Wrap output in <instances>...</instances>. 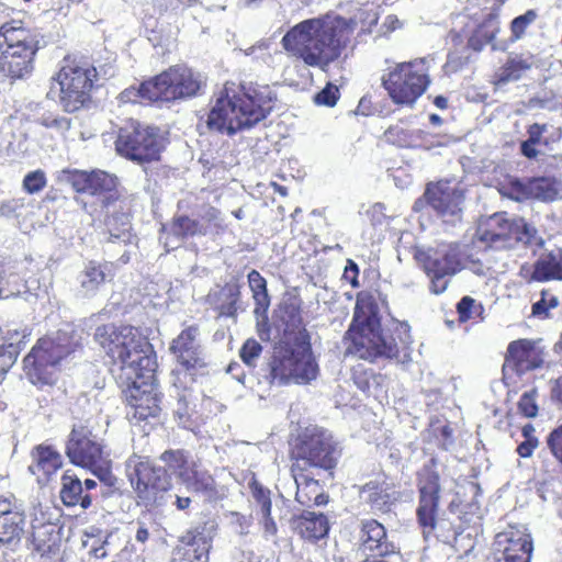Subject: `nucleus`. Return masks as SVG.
<instances>
[{
  "mask_svg": "<svg viewBox=\"0 0 562 562\" xmlns=\"http://www.w3.org/2000/svg\"><path fill=\"white\" fill-rule=\"evenodd\" d=\"M94 340L112 360V372L127 384V415L135 420L157 417L160 413V395L153 378L157 359L153 346L133 326H99Z\"/></svg>",
  "mask_w": 562,
  "mask_h": 562,
  "instance_id": "nucleus-1",
  "label": "nucleus"
},
{
  "mask_svg": "<svg viewBox=\"0 0 562 562\" xmlns=\"http://www.w3.org/2000/svg\"><path fill=\"white\" fill-rule=\"evenodd\" d=\"M353 25L338 15L305 20L286 32L282 45L307 66L326 71L346 48Z\"/></svg>",
  "mask_w": 562,
  "mask_h": 562,
  "instance_id": "nucleus-2",
  "label": "nucleus"
},
{
  "mask_svg": "<svg viewBox=\"0 0 562 562\" xmlns=\"http://www.w3.org/2000/svg\"><path fill=\"white\" fill-rule=\"evenodd\" d=\"M273 100L269 86L226 83L209 113L207 126L228 135L250 128L267 117Z\"/></svg>",
  "mask_w": 562,
  "mask_h": 562,
  "instance_id": "nucleus-3",
  "label": "nucleus"
},
{
  "mask_svg": "<svg viewBox=\"0 0 562 562\" xmlns=\"http://www.w3.org/2000/svg\"><path fill=\"white\" fill-rule=\"evenodd\" d=\"M40 34L25 27L21 21L4 22L0 26V81L23 80L34 70V58L40 49Z\"/></svg>",
  "mask_w": 562,
  "mask_h": 562,
  "instance_id": "nucleus-4",
  "label": "nucleus"
},
{
  "mask_svg": "<svg viewBox=\"0 0 562 562\" xmlns=\"http://www.w3.org/2000/svg\"><path fill=\"white\" fill-rule=\"evenodd\" d=\"M346 339L350 341L347 351L360 359L374 361L397 357V345L391 335L381 329L376 306L370 302H357Z\"/></svg>",
  "mask_w": 562,
  "mask_h": 562,
  "instance_id": "nucleus-5",
  "label": "nucleus"
},
{
  "mask_svg": "<svg viewBox=\"0 0 562 562\" xmlns=\"http://www.w3.org/2000/svg\"><path fill=\"white\" fill-rule=\"evenodd\" d=\"M78 345V335L70 326L40 339L23 361L29 380L33 384H53L61 361L74 352Z\"/></svg>",
  "mask_w": 562,
  "mask_h": 562,
  "instance_id": "nucleus-6",
  "label": "nucleus"
},
{
  "mask_svg": "<svg viewBox=\"0 0 562 562\" xmlns=\"http://www.w3.org/2000/svg\"><path fill=\"white\" fill-rule=\"evenodd\" d=\"M95 78V67L65 58L58 72L53 77L48 97H57L66 112H75L89 100Z\"/></svg>",
  "mask_w": 562,
  "mask_h": 562,
  "instance_id": "nucleus-7",
  "label": "nucleus"
},
{
  "mask_svg": "<svg viewBox=\"0 0 562 562\" xmlns=\"http://www.w3.org/2000/svg\"><path fill=\"white\" fill-rule=\"evenodd\" d=\"M428 71L426 58L400 63L382 77V85L394 103L413 106L430 83Z\"/></svg>",
  "mask_w": 562,
  "mask_h": 562,
  "instance_id": "nucleus-8",
  "label": "nucleus"
},
{
  "mask_svg": "<svg viewBox=\"0 0 562 562\" xmlns=\"http://www.w3.org/2000/svg\"><path fill=\"white\" fill-rule=\"evenodd\" d=\"M317 375L318 364L308 344L276 351L270 363L269 378L272 384H307Z\"/></svg>",
  "mask_w": 562,
  "mask_h": 562,
  "instance_id": "nucleus-9",
  "label": "nucleus"
},
{
  "mask_svg": "<svg viewBox=\"0 0 562 562\" xmlns=\"http://www.w3.org/2000/svg\"><path fill=\"white\" fill-rule=\"evenodd\" d=\"M480 239L495 249L512 248L517 243L542 247L544 240L538 231L522 218L509 220L506 213L490 216L479 228Z\"/></svg>",
  "mask_w": 562,
  "mask_h": 562,
  "instance_id": "nucleus-10",
  "label": "nucleus"
},
{
  "mask_svg": "<svg viewBox=\"0 0 562 562\" xmlns=\"http://www.w3.org/2000/svg\"><path fill=\"white\" fill-rule=\"evenodd\" d=\"M126 471L133 488L146 507L164 505V493L171 487L168 467H156L147 458L132 456L126 462Z\"/></svg>",
  "mask_w": 562,
  "mask_h": 562,
  "instance_id": "nucleus-11",
  "label": "nucleus"
},
{
  "mask_svg": "<svg viewBox=\"0 0 562 562\" xmlns=\"http://www.w3.org/2000/svg\"><path fill=\"white\" fill-rule=\"evenodd\" d=\"M71 463L89 470L100 481L111 476V459L91 431L83 426L74 427L66 446Z\"/></svg>",
  "mask_w": 562,
  "mask_h": 562,
  "instance_id": "nucleus-12",
  "label": "nucleus"
},
{
  "mask_svg": "<svg viewBox=\"0 0 562 562\" xmlns=\"http://www.w3.org/2000/svg\"><path fill=\"white\" fill-rule=\"evenodd\" d=\"M199 336V327L189 326L170 345V351L178 363L172 371V385L178 391L189 390L194 382V371L204 367L203 349Z\"/></svg>",
  "mask_w": 562,
  "mask_h": 562,
  "instance_id": "nucleus-13",
  "label": "nucleus"
},
{
  "mask_svg": "<svg viewBox=\"0 0 562 562\" xmlns=\"http://www.w3.org/2000/svg\"><path fill=\"white\" fill-rule=\"evenodd\" d=\"M339 451L333 436L324 429H306L300 443L293 450V471H306L308 467L333 469Z\"/></svg>",
  "mask_w": 562,
  "mask_h": 562,
  "instance_id": "nucleus-14",
  "label": "nucleus"
},
{
  "mask_svg": "<svg viewBox=\"0 0 562 562\" xmlns=\"http://www.w3.org/2000/svg\"><path fill=\"white\" fill-rule=\"evenodd\" d=\"M115 148L121 156L144 164L159 158L162 142L156 127L131 121L120 128Z\"/></svg>",
  "mask_w": 562,
  "mask_h": 562,
  "instance_id": "nucleus-15",
  "label": "nucleus"
},
{
  "mask_svg": "<svg viewBox=\"0 0 562 562\" xmlns=\"http://www.w3.org/2000/svg\"><path fill=\"white\" fill-rule=\"evenodd\" d=\"M430 279V290L435 294L446 291L449 278L462 269V252L457 244L441 245L417 256Z\"/></svg>",
  "mask_w": 562,
  "mask_h": 562,
  "instance_id": "nucleus-16",
  "label": "nucleus"
},
{
  "mask_svg": "<svg viewBox=\"0 0 562 562\" xmlns=\"http://www.w3.org/2000/svg\"><path fill=\"white\" fill-rule=\"evenodd\" d=\"M160 460L188 492L200 493L206 498H213L216 495L212 475L207 471L196 469L194 463H190L182 450H167L160 456Z\"/></svg>",
  "mask_w": 562,
  "mask_h": 562,
  "instance_id": "nucleus-17",
  "label": "nucleus"
},
{
  "mask_svg": "<svg viewBox=\"0 0 562 562\" xmlns=\"http://www.w3.org/2000/svg\"><path fill=\"white\" fill-rule=\"evenodd\" d=\"M428 204L446 221L460 218L464 201L463 191L451 181L442 180L429 183L425 191Z\"/></svg>",
  "mask_w": 562,
  "mask_h": 562,
  "instance_id": "nucleus-18",
  "label": "nucleus"
},
{
  "mask_svg": "<svg viewBox=\"0 0 562 562\" xmlns=\"http://www.w3.org/2000/svg\"><path fill=\"white\" fill-rule=\"evenodd\" d=\"M419 505L417 517L424 530L435 528L438 509L440 483L439 475L431 467L426 465L419 473Z\"/></svg>",
  "mask_w": 562,
  "mask_h": 562,
  "instance_id": "nucleus-19",
  "label": "nucleus"
},
{
  "mask_svg": "<svg viewBox=\"0 0 562 562\" xmlns=\"http://www.w3.org/2000/svg\"><path fill=\"white\" fill-rule=\"evenodd\" d=\"M359 498L373 513H386L400 498V492L394 481L382 474L360 486Z\"/></svg>",
  "mask_w": 562,
  "mask_h": 562,
  "instance_id": "nucleus-20",
  "label": "nucleus"
},
{
  "mask_svg": "<svg viewBox=\"0 0 562 562\" xmlns=\"http://www.w3.org/2000/svg\"><path fill=\"white\" fill-rule=\"evenodd\" d=\"M64 178L71 187L81 193L91 195L111 192L117 184V178L114 175L103 170H92L90 172L83 170H64Z\"/></svg>",
  "mask_w": 562,
  "mask_h": 562,
  "instance_id": "nucleus-21",
  "label": "nucleus"
},
{
  "mask_svg": "<svg viewBox=\"0 0 562 562\" xmlns=\"http://www.w3.org/2000/svg\"><path fill=\"white\" fill-rule=\"evenodd\" d=\"M360 548L378 557H386L396 552V547L387 539L386 530L375 519H363L360 524Z\"/></svg>",
  "mask_w": 562,
  "mask_h": 562,
  "instance_id": "nucleus-22",
  "label": "nucleus"
},
{
  "mask_svg": "<svg viewBox=\"0 0 562 562\" xmlns=\"http://www.w3.org/2000/svg\"><path fill=\"white\" fill-rule=\"evenodd\" d=\"M541 363L542 359L531 341L522 339L509 344L505 366L514 368L517 373L536 369Z\"/></svg>",
  "mask_w": 562,
  "mask_h": 562,
  "instance_id": "nucleus-23",
  "label": "nucleus"
},
{
  "mask_svg": "<svg viewBox=\"0 0 562 562\" xmlns=\"http://www.w3.org/2000/svg\"><path fill=\"white\" fill-rule=\"evenodd\" d=\"M161 231L160 239L168 251L178 248L184 237L205 234V227L188 216L176 217L170 226H162Z\"/></svg>",
  "mask_w": 562,
  "mask_h": 562,
  "instance_id": "nucleus-24",
  "label": "nucleus"
},
{
  "mask_svg": "<svg viewBox=\"0 0 562 562\" xmlns=\"http://www.w3.org/2000/svg\"><path fill=\"white\" fill-rule=\"evenodd\" d=\"M496 553H507L524 555L532 552V541L524 527H510L508 530L499 532L495 539Z\"/></svg>",
  "mask_w": 562,
  "mask_h": 562,
  "instance_id": "nucleus-25",
  "label": "nucleus"
},
{
  "mask_svg": "<svg viewBox=\"0 0 562 562\" xmlns=\"http://www.w3.org/2000/svg\"><path fill=\"white\" fill-rule=\"evenodd\" d=\"M30 335L27 327L7 329L0 338V371L7 372L12 367Z\"/></svg>",
  "mask_w": 562,
  "mask_h": 562,
  "instance_id": "nucleus-26",
  "label": "nucleus"
},
{
  "mask_svg": "<svg viewBox=\"0 0 562 562\" xmlns=\"http://www.w3.org/2000/svg\"><path fill=\"white\" fill-rule=\"evenodd\" d=\"M305 471H293L292 475L296 484L295 499L303 506L324 505L328 497L323 493V488L318 481L310 477Z\"/></svg>",
  "mask_w": 562,
  "mask_h": 562,
  "instance_id": "nucleus-27",
  "label": "nucleus"
},
{
  "mask_svg": "<svg viewBox=\"0 0 562 562\" xmlns=\"http://www.w3.org/2000/svg\"><path fill=\"white\" fill-rule=\"evenodd\" d=\"M293 528L303 539L314 542L327 536L329 524L324 514L305 512L293 520Z\"/></svg>",
  "mask_w": 562,
  "mask_h": 562,
  "instance_id": "nucleus-28",
  "label": "nucleus"
},
{
  "mask_svg": "<svg viewBox=\"0 0 562 562\" xmlns=\"http://www.w3.org/2000/svg\"><path fill=\"white\" fill-rule=\"evenodd\" d=\"M60 483L61 488L59 494L65 506L71 507L80 505L86 509L91 505L92 499L88 493L83 492L81 480L70 470H67L63 474Z\"/></svg>",
  "mask_w": 562,
  "mask_h": 562,
  "instance_id": "nucleus-29",
  "label": "nucleus"
},
{
  "mask_svg": "<svg viewBox=\"0 0 562 562\" xmlns=\"http://www.w3.org/2000/svg\"><path fill=\"white\" fill-rule=\"evenodd\" d=\"M146 91L150 93L151 100L155 102H171L184 99L182 92H179L178 85L169 70H165L150 80H147Z\"/></svg>",
  "mask_w": 562,
  "mask_h": 562,
  "instance_id": "nucleus-30",
  "label": "nucleus"
},
{
  "mask_svg": "<svg viewBox=\"0 0 562 562\" xmlns=\"http://www.w3.org/2000/svg\"><path fill=\"white\" fill-rule=\"evenodd\" d=\"M168 70L169 75L176 80L179 92H182L184 99L198 95L205 86L204 77L187 66L177 65Z\"/></svg>",
  "mask_w": 562,
  "mask_h": 562,
  "instance_id": "nucleus-31",
  "label": "nucleus"
},
{
  "mask_svg": "<svg viewBox=\"0 0 562 562\" xmlns=\"http://www.w3.org/2000/svg\"><path fill=\"white\" fill-rule=\"evenodd\" d=\"M32 458L33 463L29 467V470L35 475L42 473L48 477L63 464L61 456L50 446H37L32 452Z\"/></svg>",
  "mask_w": 562,
  "mask_h": 562,
  "instance_id": "nucleus-32",
  "label": "nucleus"
},
{
  "mask_svg": "<svg viewBox=\"0 0 562 562\" xmlns=\"http://www.w3.org/2000/svg\"><path fill=\"white\" fill-rule=\"evenodd\" d=\"M106 267L95 261H90L78 276L79 293L83 296H92L106 281Z\"/></svg>",
  "mask_w": 562,
  "mask_h": 562,
  "instance_id": "nucleus-33",
  "label": "nucleus"
},
{
  "mask_svg": "<svg viewBox=\"0 0 562 562\" xmlns=\"http://www.w3.org/2000/svg\"><path fill=\"white\" fill-rule=\"evenodd\" d=\"M550 279L562 280V249L549 252L541 257L536 263L532 272V280L548 281Z\"/></svg>",
  "mask_w": 562,
  "mask_h": 562,
  "instance_id": "nucleus-34",
  "label": "nucleus"
},
{
  "mask_svg": "<svg viewBox=\"0 0 562 562\" xmlns=\"http://www.w3.org/2000/svg\"><path fill=\"white\" fill-rule=\"evenodd\" d=\"M252 497L258 506V512L261 515L260 524L262 525L265 536H274L278 532V527L271 516L272 503L270 491L255 484L252 487Z\"/></svg>",
  "mask_w": 562,
  "mask_h": 562,
  "instance_id": "nucleus-35",
  "label": "nucleus"
},
{
  "mask_svg": "<svg viewBox=\"0 0 562 562\" xmlns=\"http://www.w3.org/2000/svg\"><path fill=\"white\" fill-rule=\"evenodd\" d=\"M499 31V21L496 13H490L469 38V46L474 50H481L485 45L492 43Z\"/></svg>",
  "mask_w": 562,
  "mask_h": 562,
  "instance_id": "nucleus-36",
  "label": "nucleus"
},
{
  "mask_svg": "<svg viewBox=\"0 0 562 562\" xmlns=\"http://www.w3.org/2000/svg\"><path fill=\"white\" fill-rule=\"evenodd\" d=\"M25 517L22 510L9 514L0 520V543L12 544L21 540Z\"/></svg>",
  "mask_w": 562,
  "mask_h": 562,
  "instance_id": "nucleus-37",
  "label": "nucleus"
},
{
  "mask_svg": "<svg viewBox=\"0 0 562 562\" xmlns=\"http://www.w3.org/2000/svg\"><path fill=\"white\" fill-rule=\"evenodd\" d=\"M525 191L529 198L553 201L559 193V183L549 177L533 178L525 186Z\"/></svg>",
  "mask_w": 562,
  "mask_h": 562,
  "instance_id": "nucleus-38",
  "label": "nucleus"
},
{
  "mask_svg": "<svg viewBox=\"0 0 562 562\" xmlns=\"http://www.w3.org/2000/svg\"><path fill=\"white\" fill-rule=\"evenodd\" d=\"M248 283L256 303L254 312L259 316L268 310L270 304L269 295L267 293V282L258 271L251 270L248 274Z\"/></svg>",
  "mask_w": 562,
  "mask_h": 562,
  "instance_id": "nucleus-39",
  "label": "nucleus"
},
{
  "mask_svg": "<svg viewBox=\"0 0 562 562\" xmlns=\"http://www.w3.org/2000/svg\"><path fill=\"white\" fill-rule=\"evenodd\" d=\"M215 535V526L213 522H204L198 525L191 530L187 531L181 537V542L186 546H205L211 547L212 539Z\"/></svg>",
  "mask_w": 562,
  "mask_h": 562,
  "instance_id": "nucleus-40",
  "label": "nucleus"
},
{
  "mask_svg": "<svg viewBox=\"0 0 562 562\" xmlns=\"http://www.w3.org/2000/svg\"><path fill=\"white\" fill-rule=\"evenodd\" d=\"M538 13L536 10H528L524 14L516 16L510 23V30L513 34V40H520L526 30L537 20Z\"/></svg>",
  "mask_w": 562,
  "mask_h": 562,
  "instance_id": "nucleus-41",
  "label": "nucleus"
},
{
  "mask_svg": "<svg viewBox=\"0 0 562 562\" xmlns=\"http://www.w3.org/2000/svg\"><path fill=\"white\" fill-rule=\"evenodd\" d=\"M262 352L261 345L256 339H247L243 345L239 356L243 362L249 368H255L256 362Z\"/></svg>",
  "mask_w": 562,
  "mask_h": 562,
  "instance_id": "nucleus-42",
  "label": "nucleus"
},
{
  "mask_svg": "<svg viewBox=\"0 0 562 562\" xmlns=\"http://www.w3.org/2000/svg\"><path fill=\"white\" fill-rule=\"evenodd\" d=\"M147 81L143 82L138 88L130 87L122 91L119 100L122 103H137L143 101L155 102L151 100L150 93L146 91Z\"/></svg>",
  "mask_w": 562,
  "mask_h": 562,
  "instance_id": "nucleus-43",
  "label": "nucleus"
},
{
  "mask_svg": "<svg viewBox=\"0 0 562 562\" xmlns=\"http://www.w3.org/2000/svg\"><path fill=\"white\" fill-rule=\"evenodd\" d=\"M47 183L46 175L43 170L37 169L25 175L23 179V189L34 194L42 191Z\"/></svg>",
  "mask_w": 562,
  "mask_h": 562,
  "instance_id": "nucleus-44",
  "label": "nucleus"
},
{
  "mask_svg": "<svg viewBox=\"0 0 562 562\" xmlns=\"http://www.w3.org/2000/svg\"><path fill=\"white\" fill-rule=\"evenodd\" d=\"M339 89L336 85L328 82L318 93L314 97V102L317 105L334 106L339 99Z\"/></svg>",
  "mask_w": 562,
  "mask_h": 562,
  "instance_id": "nucleus-45",
  "label": "nucleus"
},
{
  "mask_svg": "<svg viewBox=\"0 0 562 562\" xmlns=\"http://www.w3.org/2000/svg\"><path fill=\"white\" fill-rule=\"evenodd\" d=\"M537 391L530 390L525 392L518 402L519 412L528 417L533 418L538 414V405H537Z\"/></svg>",
  "mask_w": 562,
  "mask_h": 562,
  "instance_id": "nucleus-46",
  "label": "nucleus"
},
{
  "mask_svg": "<svg viewBox=\"0 0 562 562\" xmlns=\"http://www.w3.org/2000/svg\"><path fill=\"white\" fill-rule=\"evenodd\" d=\"M547 447L554 459L562 464V424L550 431L547 437Z\"/></svg>",
  "mask_w": 562,
  "mask_h": 562,
  "instance_id": "nucleus-47",
  "label": "nucleus"
},
{
  "mask_svg": "<svg viewBox=\"0 0 562 562\" xmlns=\"http://www.w3.org/2000/svg\"><path fill=\"white\" fill-rule=\"evenodd\" d=\"M558 306V299L553 295H550L549 299L546 297V294H542L541 300L537 301L532 305V315L539 318H547L549 316V311L551 308H555Z\"/></svg>",
  "mask_w": 562,
  "mask_h": 562,
  "instance_id": "nucleus-48",
  "label": "nucleus"
},
{
  "mask_svg": "<svg viewBox=\"0 0 562 562\" xmlns=\"http://www.w3.org/2000/svg\"><path fill=\"white\" fill-rule=\"evenodd\" d=\"M481 305L475 304V300L470 296H464L457 305V310L459 313L460 321L467 322L472 318L473 314L480 311Z\"/></svg>",
  "mask_w": 562,
  "mask_h": 562,
  "instance_id": "nucleus-49",
  "label": "nucleus"
},
{
  "mask_svg": "<svg viewBox=\"0 0 562 562\" xmlns=\"http://www.w3.org/2000/svg\"><path fill=\"white\" fill-rule=\"evenodd\" d=\"M42 124L49 128H56L59 132H66L70 128V120L66 116H43Z\"/></svg>",
  "mask_w": 562,
  "mask_h": 562,
  "instance_id": "nucleus-50",
  "label": "nucleus"
},
{
  "mask_svg": "<svg viewBox=\"0 0 562 562\" xmlns=\"http://www.w3.org/2000/svg\"><path fill=\"white\" fill-rule=\"evenodd\" d=\"M121 240L126 243L130 240V220L128 216L123 214L121 217V228L117 231L110 229V241Z\"/></svg>",
  "mask_w": 562,
  "mask_h": 562,
  "instance_id": "nucleus-51",
  "label": "nucleus"
},
{
  "mask_svg": "<svg viewBox=\"0 0 562 562\" xmlns=\"http://www.w3.org/2000/svg\"><path fill=\"white\" fill-rule=\"evenodd\" d=\"M509 65L514 70L519 74V77L521 74L532 66V58L531 57H524V56H515L508 60Z\"/></svg>",
  "mask_w": 562,
  "mask_h": 562,
  "instance_id": "nucleus-52",
  "label": "nucleus"
},
{
  "mask_svg": "<svg viewBox=\"0 0 562 562\" xmlns=\"http://www.w3.org/2000/svg\"><path fill=\"white\" fill-rule=\"evenodd\" d=\"M517 79H519V74H517V71L514 70V68H512L509 63L507 61L506 65L497 74L496 85L502 86Z\"/></svg>",
  "mask_w": 562,
  "mask_h": 562,
  "instance_id": "nucleus-53",
  "label": "nucleus"
},
{
  "mask_svg": "<svg viewBox=\"0 0 562 562\" xmlns=\"http://www.w3.org/2000/svg\"><path fill=\"white\" fill-rule=\"evenodd\" d=\"M538 447V439L536 437H528L517 447V453L521 458H529L532 456L533 450Z\"/></svg>",
  "mask_w": 562,
  "mask_h": 562,
  "instance_id": "nucleus-54",
  "label": "nucleus"
},
{
  "mask_svg": "<svg viewBox=\"0 0 562 562\" xmlns=\"http://www.w3.org/2000/svg\"><path fill=\"white\" fill-rule=\"evenodd\" d=\"M22 510L15 504V499L12 496H0V520L9 514Z\"/></svg>",
  "mask_w": 562,
  "mask_h": 562,
  "instance_id": "nucleus-55",
  "label": "nucleus"
},
{
  "mask_svg": "<svg viewBox=\"0 0 562 562\" xmlns=\"http://www.w3.org/2000/svg\"><path fill=\"white\" fill-rule=\"evenodd\" d=\"M462 269H469L477 276L485 274V266L477 259L462 255Z\"/></svg>",
  "mask_w": 562,
  "mask_h": 562,
  "instance_id": "nucleus-56",
  "label": "nucleus"
},
{
  "mask_svg": "<svg viewBox=\"0 0 562 562\" xmlns=\"http://www.w3.org/2000/svg\"><path fill=\"white\" fill-rule=\"evenodd\" d=\"M495 560H496V562H530V557H529V554L524 555V553H521V555H518V554H508V552L507 553H496L495 552Z\"/></svg>",
  "mask_w": 562,
  "mask_h": 562,
  "instance_id": "nucleus-57",
  "label": "nucleus"
},
{
  "mask_svg": "<svg viewBox=\"0 0 562 562\" xmlns=\"http://www.w3.org/2000/svg\"><path fill=\"white\" fill-rule=\"evenodd\" d=\"M289 317L290 318L286 322V327L284 328V331L285 333H288V331L291 333V331L300 330L301 325H302V319H301L299 311H296L295 308H292L290 311V316Z\"/></svg>",
  "mask_w": 562,
  "mask_h": 562,
  "instance_id": "nucleus-58",
  "label": "nucleus"
},
{
  "mask_svg": "<svg viewBox=\"0 0 562 562\" xmlns=\"http://www.w3.org/2000/svg\"><path fill=\"white\" fill-rule=\"evenodd\" d=\"M402 26H403V22L396 15H393V14L385 16V19L382 23V29L384 30V34L394 32L395 30H398Z\"/></svg>",
  "mask_w": 562,
  "mask_h": 562,
  "instance_id": "nucleus-59",
  "label": "nucleus"
},
{
  "mask_svg": "<svg viewBox=\"0 0 562 562\" xmlns=\"http://www.w3.org/2000/svg\"><path fill=\"white\" fill-rule=\"evenodd\" d=\"M544 131H546V125H540V124L535 123V124L530 125V127L528 128V138L527 139L530 140V143L539 144Z\"/></svg>",
  "mask_w": 562,
  "mask_h": 562,
  "instance_id": "nucleus-60",
  "label": "nucleus"
},
{
  "mask_svg": "<svg viewBox=\"0 0 562 562\" xmlns=\"http://www.w3.org/2000/svg\"><path fill=\"white\" fill-rule=\"evenodd\" d=\"M211 547L195 546L193 550V559L191 562H209V551Z\"/></svg>",
  "mask_w": 562,
  "mask_h": 562,
  "instance_id": "nucleus-61",
  "label": "nucleus"
},
{
  "mask_svg": "<svg viewBox=\"0 0 562 562\" xmlns=\"http://www.w3.org/2000/svg\"><path fill=\"white\" fill-rule=\"evenodd\" d=\"M359 273V268L357 263H355L352 260H348V266L345 269V277L348 279L350 278V282L353 286L358 285L356 277Z\"/></svg>",
  "mask_w": 562,
  "mask_h": 562,
  "instance_id": "nucleus-62",
  "label": "nucleus"
},
{
  "mask_svg": "<svg viewBox=\"0 0 562 562\" xmlns=\"http://www.w3.org/2000/svg\"><path fill=\"white\" fill-rule=\"evenodd\" d=\"M537 144L530 143V140L526 139L521 143L520 149L521 154L527 158H535L538 155V151L536 149Z\"/></svg>",
  "mask_w": 562,
  "mask_h": 562,
  "instance_id": "nucleus-63",
  "label": "nucleus"
},
{
  "mask_svg": "<svg viewBox=\"0 0 562 562\" xmlns=\"http://www.w3.org/2000/svg\"><path fill=\"white\" fill-rule=\"evenodd\" d=\"M269 48V44L265 41H261L257 43L256 45L247 48L245 50L246 55H256L258 52L261 53V55H265Z\"/></svg>",
  "mask_w": 562,
  "mask_h": 562,
  "instance_id": "nucleus-64",
  "label": "nucleus"
}]
</instances>
